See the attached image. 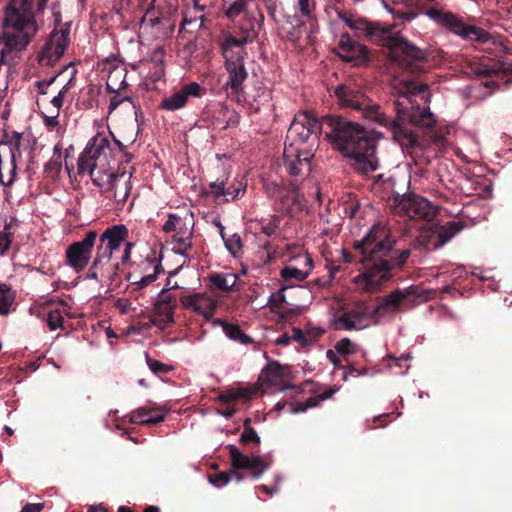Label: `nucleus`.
Instances as JSON below:
<instances>
[{"mask_svg":"<svg viewBox=\"0 0 512 512\" xmlns=\"http://www.w3.org/2000/svg\"><path fill=\"white\" fill-rule=\"evenodd\" d=\"M110 154L111 148L108 136L98 134L93 137L78 158V175L89 174L95 186L103 187Z\"/></svg>","mask_w":512,"mask_h":512,"instance_id":"nucleus-5","label":"nucleus"},{"mask_svg":"<svg viewBox=\"0 0 512 512\" xmlns=\"http://www.w3.org/2000/svg\"><path fill=\"white\" fill-rule=\"evenodd\" d=\"M209 482L217 488L223 487L229 483L228 472H219L213 475H209Z\"/></svg>","mask_w":512,"mask_h":512,"instance_id":"nucleus-63","label":"nucleus"},{"mask_svg":"<svg viewBox=\"0 0 512 512\" xmlns=\"http://www.w3.org/2000/svg\"><path fill=\"white\" fill-rule=\"evenodd\" d=\"M393 139L401 146L402 150L412 157H418L424 151L432 149L442 150L446 147L447 140L437 130H391Z\"/></svg>","mask_w":512,"mask_h":512,"instance_id":"nucleus-7","label":"nucleus"},{"mask_svg":"<svg viewBox=\"0 0 512 512\" xmlns=\"http://www.w3.org/2000/svg\"><path fill=\"white\" fill-rule=\"evenodd\" d=\"M253 0H223V7L228 18L234 19L242 13H246L248 5Z\"/></svg>","mask_w":512,"mask_h":512,"instance_id":"nucleus-42","label":"nucleus"},{"mask_svg":"<svg viewBox=\"0 0 512 512\" xmlns=\"http://www.w3.org/2000/svg\"><path fill=\"white\" fill-rule=\"evenodd\" d=\"M257 392L258 388L255 385L240 388H231L222 391L218 395L217 400L224 404H233V402L238 400L249 402L250 400H252V398Z\"/></svg>","mask_w":512,"mask_h":512,"instance_id":"nucleus-31","label":"nucleus"},{"mask_svg":"<svg viewBox=\"0 0 512 512\" xmlns=\"http://www.w3.org/2000/svg\"><path fill=\"white\" fill-rule=\"evenodd\" d=\"M14 302V295L6 284H0V315H8Z\"/></svg>","mask_w":512,"mask_h":512,"instance_id":"nucleus-45","label":"nucleus"},{"mask_svg":"<svg viewBox=\"0 0 512 512\" xmlns=\"http://www.w3.org/2000/svg\"><path fill=\"white\" fill-rule=\"evenodd\" d=\"M10 225H5L4 231L0 232V254H5L9 250L12 242V234L7 232Z\"/></svg>","mask_w":512,"mask_h":512,"instance_id":"nucleus-62","label":"nucleus"},{"mask_svg":"<svg viewBox=\"0 0 512 512\" xmlns=\"http://www.w3.org/2000/svg\"><path fill=\"white\" fill-rule=\"evenodd\" d=\"M209 288L223 293L238 292L241 289L238 275L232 272H214L208 275Z\"/></svg>","mask_w":512,"mask_h":512,"instance_id":"nucleus-30","label":"nucleus"},{"mask_svg":"<svg viewBox=\"0 0 512 512\" xmlns=\"http://www.w3.org/2000/svg\"><path fill=\"white\" fill-rule=\"evenodd\" d=\"M197 13L193 12L191 9H187V11L183 15L182 25L183 28L190 27L189 31H193L194 29H199L202 26V22L204 20L203 15H196Z\"/></svg>","mask_w":512,"mask_h":512,"instance_id":"nucleus-49","label":"nucleus"},{"mask_svg":"<svg viewBox=\"0 0 512 512\" xmlns=\"http://www.w3.org/2000/svg\"><path fill=\"white\" fill-rule=\"evenodd\" d=\"M388 203L394 214L408 216L411 219L430 220L434 216L432 204L413 193L393 195L388 199Z\"/></svg>","mask_w":512,"mask_h":512,"instance_id":"nucleus-9","label":"nucleus"},{"mask_svg":"<svg viewBox=\"0 0 512 512\" xmlns=\"http://www.w3.org/2000/svg\"><path fill=\"white\" fill-rule=\"evenodd\" d=\"M335 350L342 356L354 354L355 344L349 338H342L335 344Z\"/></svg>","mask_w":512,"mask_h":512,"instance_id":"nucleus-56","label":"nucleus"},{"mask_svg":"<svg viewBox=\"0 0 512 512\" xmlns=\"http://www.w3.org/2000/svg\"><path fill=\"white\" fill-rule=\"evenodd\" d=\"M333 327L335 330H356V326L353 324L347 311L334 320Z\"/></svg>","mask_w":512,"mask_h":512,"instance_id":"nucleus-54","label":"nucleus"},{"mask_svg":"<svg viewBox=\"0 0 512 512\" xmlns=\"http://www.w3.org/2000/svg\"><path fill=\"white\" fill-rule=\"evenodd\" d=\"M400 296V288H397L388 295L376 298L377 305L370 312V318L375 325L385 319H393L398 313L407 310Z\"/></svg>","mask_w":512,"mask_h":512,"instance_id":"nucleus-16","label":"nucleus"},{"mask_svg":"<svg viewBox=\"0 0 512 512\" xmlns=\"http://www.w3.org/2000/svg\"><path fill=\"white\" fill-rule=\"evenodd\" d=\"M209 194L213 195L215 200L219 201L221 197H226V201H228V196L232 195L230 192V187H226V181L224 179H217L214 182L209 184Z\"/></svg>","mask_w":512,"mask_h":512,"instance_id":"nucleus-47","label":"nucleus"},{"mask_svg":"<svg viewBox=\"0 0 512 512\" xmlns=\"http://www.w3.org/2000/svg\"><path fill=\"white\" fill-rule=\"evenodd\" d=\"M61 171L60 156L50 159L44 166V175L46 178L55 180Z\"/></svg>","mask_w":512,"mask_h":512,"instance_id":"nucleus-51","label":"nucleus"},{"mask_svg":"<svg viewBox=\"0 0 512 512\" xmlns=\"http://www.w3.org/2000/svg\"><path fill=\"white\" fill-rule=\"evenodd\" d=\"M374 132L375 130H328L325 137L335 150L353 158L356 168L367 174L377 169Z\"/></svg>","mask_w":512,"mask_h":512,"instance_id":"nucleus-3","label":"nucleus"},{"mask_svg":"<svg viewBox=\"0 0 512 512\" xmlns=\"http://www.w3.org/2000/svg\"><path fill=\"white\" fill-rule=\"evenodd\" d=\"M463 228L462 222L455 221L447 222L445 225L429 224L420 230L415 241V248L426 251L435 250L449 242Z\"/></svg>","mask_w":512,"mask_h":512,"instance_id":"nucleus-10","label":"nucleus"},{"mask_svg":"<svg viewBox=\"0 0 512 512\" xmlns=\"http://www.w3.org/2000/svg\"><path fill=\"white\" fill-rule=\"evenodd\" d=\"M292 126H300L301 128H320L326 126L328 128H363L360 124L346 121L340 116L326 115L322 118H316L309 111L298 112L293 119Z\"/></svg>","mask_w":512,"mask_h":512,"instance_id":"nucleus-19","label":"nucleus"},{"mask_svg":"<svg viewBox=\"0 0 512 512\" xmlns=\"http://www.w3.org/2000/svg\"><path fill=\"white\" fill-rule=\"evenodd\" d=\"M338 55L347 62L360 65L366 62L367 48L354 42L348 34H343L339 41Z\"/></svg>","mask_w":512,"mask_h":512,"instance_id":"nucleus-28","label":"nucleus"},{"mask_svg":"<svg viewBox=\"0 0 512 512\" xmlns=\"http://www.w3.org/2000/svg\"><path fill=\"white\" fill-rule=\"evenodd\" d=\"M151 10H154L152 8V3H150L149 6L146 8V14L141 19L140 34L142 35L148 33L149 29H157L161 20L166 18L162 17L161 14H159L158 16L151 15Z\"/></svg>","mask_w":512,"mask_h":512,"instance_id":"nucleus-43","label":"nucleus"},{"mask_svg":"<svg viewBox=\"0 0 512 512\" xmlns=\"http://www.w3.org/2000/svg\"><path fill=\"white\" fill-rule=\"evenodd\" d=\"M126 75L127 69L125 65L116 67V70L107 76V90L111 93H116L124 89L127 86Z\"/></svg>","mask_w":512,"mask_h":512,"instance_id":"nucleus-37","label":"nucleus"},{"mask_svg":"<svg viewBox=\"0 0 512 512\" xmlns=\"http://www.w3.org/2000/svg\"><path fill=\"white\" fill-rule=\"evenodd\" d=\"M322 130H287L284 148L291 145L302 154L313 157Z\"/></svg>","mask_w":512,"mask_h":512,"instance_id":"nucleus-21","label":"nucleus"},{"mask_svg":"<svg viewBox=\"0 0 512 512\" xmlns=\"http://www.w3.org/2000/svg\"><path fill=\"white\" fill-rule=\"evenodd\" d=\"M335 95L342 107L361 110L365 118L380 126H388L390 123L378 106H370L367 103L366 98L361 92L351 87L341 85L335 90Z\"/></svg>","mask_w":512,"mask_h":512,"instance_id":"nucleus-11","label":"nucleus"},{"mask_svg":"<svg viewBox=\"0 0 512 512\" xmlns=\"http://www.w3.org/2000/svg\"><path fill=\"white\" fill-rule=\"evenodd\" d=\"M316 0H291V16H287L289 32L300 38L303 26L314 18Z\"/></svg>","mask_w":512,"mask_h":512,"instance_id":"nucleus-15","label":"nucleus"},{"mask_svg":"<svg viewBox=\"0 0 512 512\" xmlns=\"http://www.w3.org/2000/svg\"><path fill=\"white\" fill-rule=\"evenodd\" d=\"M76 71L73 69L72 73H71V77L69 79V81L59 90L58 94L56 96H54L51 100V103L52 105L57 109L59 110L62 105H63V98L66 94V92L68 91L69 89V85H70V82L71 80L73 79L74 75H75Z\"/></svg>","mask_w":512,"mask_h":512,"instance_id":"nucleus-61","label":"nucleus"},{"mask_svg":"<svg viewBox=\"0 0 512 512\" xmlns=\"http://www.w3.org/2000/svg\"><path fill=\"white\" fill-rule=\"evenodd\" d=\"M166 412L156 403L139 407L129 414V422L137 425H156L165 419Z\"/></svg>","mask_w":512,"mask_h":512,"instance_id":"nucleus-29","label":"nucleus"},{"mask_svg":"<svg viewBox=\"0 0 512 512\" xmlns=\"http://www.w3.org/2000/svg\"><path fill=\"white\" fill-rule=\"evenodd\" d=\"M425 14L437 24L448 28L452 33L465 40L485 43L490 39L489 34L485 30L466 24L461 18L451 12L439 8H431Z\"/></svg>","mask_w":512,"mask_h":512,"instance_id":"nucleus-8","label":"nucleus"},{"mask_svg":"<svg viewBox=\"0 0 512 512\" xmlns=\"http://www.w3.org/2000/svg\"><path fill=\"white\" fill-rule=\"evenodd\" d=\"M285 368L278 362H270L262 371L260 378L270 386H279L283 383Z\"/></svg>","mask_w":512,"mask_h":512,"instance_id":"nucleus-35","label":"nucleus"},{"mask_svg":"<svg viewBox=\"0 0 512 512\" xmlns=\"http://www.w3.org/2000/svg\"><path fill=\"white\" fill-rule=\"evenodd\" d=\"M213 325L221 326L225 335L233 341L245 345L251 344L253 342V339L246 335L238 324L228 323L222 319H214Z\"/></svg>","mask_w":512,"mask_h":512,"instance_id":"nucleus-34","label":"nucleus"},{"mask_svg":"<svg viewBox=\"0 0 512 512\" xmlns=\"http://www.w3.org/2000/svg\"><path fill=\"white\" fill-rule=\"evenodd\" d=\"M204 89L197 82H190L182 86V88L173 94L165 97L160 107L175 111L185 106L189 98H200Z\"/></svg>","mask_w":512,"mask_h":512,"instance_id":"nucleus-25","label":"nucleus"},{"mask_svg":"<svg viewBox=\"0 0 512 512\" xmlns=\"http://www.w3.org/2000/svg\"><path fill=\"white\" fill-rule=\"evenodd\" d=\"M265 8L269 14V16L279 24L280 30L282 33L291 41H297L298 37H293L289 32V28H286L284 25H288L287 16H291L289 10H280L279 5L276 0H264Z\"/></svg>","mask_w":512,"mask_h":512,"instance_id":"nucleus-32","label":"nucleus"},{"mask_svg":"<svg viewBox=\"0 0 512 512\" xmlns=\"http://www.w3.org/2000/svg\"><path fill=\"white\" fill-rule=\"evenodd\" d=\"M239 441H240V443L245 444V445L250 444V443L259 445L261 442L260 437L254 428L243 429V432L240 435Z\"/></svg>","mask_w":512,"mask_h":512,"instance_id":"nucleus-60","label":"nucleus"},{"mask_svg":"<svg viewBox=\"0 0 512 512\" xmlns=\"http://www.w3.org/2000/svg\"><path fill=\"white\" fill-rule=\"evenodd\" d=\"M191 238L192 237L185 238L183 235L174 234L172 236V250L177 254L185 256L186 252L192 248Z\"/></svg>","mask_w":512,"mask_h":512,"instance_id":"nucleus-48","label":"nucleus"},{"mask_svg":"<svg viewBox=\"0 0 512 512\" xmlns=\"http://www.w3.org/2000/svg\"><path fill=\"white\" fill-rule=\"evenodd\" d=\"M145 358L149 369L155 375L167 374L173 370V367L171 365L153 359L148 353H146Z\"/></svg>","mask_w":512,"mask_h":512,"instance_id":"nucleus-50","label":"nucleus"},{"mask_svg":"<svg viewBox=\"0 0 512 512\" xmlns=\"http://www.w3.org/2000/svg\"><path fill=\"white\" fill-rule=\"evenodd\" d=\"M401 299L406 309H411L418 300H425V291L417 285H411L407 288L400 289Z\"/></svg>","mask_w":512,"mask_h":512,"instance_id":"nucleus-40","label":"nucleus"},{"mask_svg":"<svg viewBox=\"0 0 512 512\" xmlns=\"http://www.w3.org/2000/svg\"><path fill=\"white\" fill-rule=\"evenodd\" d=\"M395 245L396 240L383 225H373L362 240L354 242V249L359 254L357 261L363 265L356 282L363 283L364 290H380L384 283L393 278L395 271L404 267L411 250H398Z\"/></svg>","mask_w":512,"mask_h":512,"instance_id":"nucleus-1","label":"nucleus"},{"mask_svg":"<svg viewBox=\"0 0 512 512\" xmlns=\"http://www.w3.org/2000/svg\"><path fill=\"white\" fill-rule=\"evenodd\" d=\"M109 136H111L115 142L119 146L120 149H125L129 145L133 144L137 137L139 130H119V132H128L127 135L119 133L118 135L114 134L112 130H107Z\"/></svg>","mask_w":512,"mask_h":512,"instance_id":"nucleus-44","label":"nucleus"},{"mask_svg":"<svg viewBox=\"0 0 512 512\" xmlns=\"http://www.w3.org/2000/svg\"><path fill=\"white\" fill-rule=\"evenodd\" d=\"M38 26L30 25L27 28L4 27L3 42L4 48L1 51L0 64L3 63L4 55L10 52H19L28 46L32 37L37 33Z\"/></svg>","mask_w":512,"mask_h":512,"instance_id":"nucleus-17","label":"nucleus"},{"mask_svg":"<svg viewBox=\"0 0 512 512\" xmlns=\"http://www.w3.org/2000/svg\"><path fill=\"white\" fill-rule=\"evenodd\" d=\"M164 58L165 52L164 49L160 46H157L151 52L149 64H152L154 67V71L151 74V78L153 81L160 80L164 75Z\"/></svg>","mask_w":512,"mask_h":512,"instance_id":"nucleus-41","label":"nucleus"},{"mask_svg":"<svg viewBox=\"0 0 512 512\" xmlns=\"http://www.w3.org/2000/svg\"><path fill=\"white\" fill-rule=\"evenodd\" d=\"M336 392V389L330 388L323 393L318 394L315 397H310L304 402H295V404H291V413H302L305 412L309 408L316 407L321 401L327 400L333 396Z\"/></svg>","mask_w":512,"mask_h":512,"instance_id":"nucleus-38","label":"nucleus"},{"mask_svg":"<svg viewBox=\"0 0 512 512\" xmlns=\"http://www.w3.org/2000/svg\"><path fill=\"white\" fill-rule=\"evenodd\" d=\"M46 322L50 330L63 328L64 318L61 311L59 309L50 311L47 315Z\"/></svg>","mask_w":512,"mask_h":512,"instance_id":"nucleus-55","label":"nucleus"},{"mask_svg":"<svg viewBox=\"0 0 512 512\" xmlns=\"http://www.w3.org/2000/svg\"><path fill=\"white\" fill-rule=\"evenodd\" d=\"M120 264L114 261L112 255L96 250V254L88 268L85 278L98 283L112 285L118 280Z\"/></svg>","mask_w":512,"mask_h":512,"instance_id":"nucleus-14","label":"nucleus"},{"mask_svg":"<svg viewBox=\"0 0 512 512\" xmlns=\"http://www.w3.org/2000/svg\"><path fill=\"white\" fill-rule=\"evenodd\" d=\"M342 20L351 28L367 36L383 35L384 45L389 49L390 61L403 69H410L414 61L425 58V52L408 42L402 36L390 35L388 30L380 29L364 18L343 17Z\"/></svg>","mask_w":512,"mask_h":512,"instance_id":"nucleus-4","label":"nucleus"},{"mask_svg":"<svg viewBox=\"0 0 512 512\" xmlns=\"http://www.w3.org/2000/svg\"><path fill=\"white\" fill-rule=\"evenodd\" d=\"M256 35L255 25L251 27V33L239 38L229 37L222 45L223 55L225 57L226 69L229 73V78L226 83L234 93L241 90L242 83L247 78V71L244 67V48L243 45L251 41Z\"/></svg>","mask_w":512,"mask_h":512,"instance_id":"nucleus-6","label":"nucleus"},{"mask_svg":"<svg viewBox=\"0 0 512 512\" xmlns=\"http://www.w3.org/2000/svg\"><path fill=\"white\" fill-rule=\"evenodd\" d=\"M128 228L123 224L113 225L105 229L99 237L96 250L113 255L128 237Z\"/></svg>","mask_w":512,"mask_h":512,"instance_id":"nucleus-26","label":"nucleus"},{"mask_svg":"<svg viewBox=\"0 0 512 512\" xmlns=\"http://www.w3.org/2000/svg\"><path fill=\"white\" fill-rule=\"evenodd\" d=\"M392 89L397 96L394 102L396 117L391 128H402L413 125L417 128H433L435 119L430 112L421 109L417 99L422 102L428 100V87L426 84L415 83L409 78L395 77L392 80Z\"/></svg>","mask_w":512,"mask_h":512,"instance_id":"nucleus-2","label":"nucleus"},{"mask_svg":"<svg viewBox=\"0 0 512 512\" xmlns=\"http://www.w3.org/2000/svg\"><path fill=\"white\" fill-rule=\"evenodd\" d=\"M98 233L89 230L80 241L70 244L65 251V262L76 273L82 272L88 266Z\"/></svg>","mask_w":512,"mask_h":512,"instance_id":"nucleus-13","label":"nucleus"},{"mask_svg":"<svg viewBox=\"0 0 512 512\" xmlns=\"http://www.w3.org/2000/svg\"><path fill=\"white\" fill-rule=\"evenodd\" d=\"M37 25L28 0H10L5 10L4 27L27 28Z\"/></svg>","mask_w":512,"mask_h":512,"instance_id":"nucleus-20","label":"nucleus"},{"mask_svg":"<svg viewBox=\"0 0 512 512\" xmlns=\"http://www.w3.org/2000/svg\"><path fill=\"white\" fill-rule=\"evenodd\" d=\"M281 222V216L272 215L268 221L261 222V232L266 236H273L276 234L277 229L279 228Z\"/></svg>","mask_w":512,"mask_h":512,"instance_id":"nucleus-52","label":"nucleus"},{"mask_svg":"<svg viewBox=\"0 0 512 512\" xmlns=\"http://www.w3.org/2000/svg\"><path fill=\"white\" fill-rule=\"evenodd\" d=\"M12 138L14 143L10 149L15 150V154L18 157H21L23 151L29 150V152H32L35 150L37 141L30 131L18 132L17 130H12Z\"/></svg>","mask_w":512,"mask_h":512,"instance_id":"nucleus-33","label":"nucleus"},{"mask_svg":"<svg viewBox=\"0 0 512 512\" xmlns=\"http://www.w3.org/2000/svg\"><path fill=\"white\" fill-rule=\"evenodd\" d=\"M226 248L231 254L236 256L242 250V241L240 235L234 233L224 240Z\"/></svg>","mask_w":512,"mask_h":512,"instance_id":"nucleus-58","label":"nucleus"},{"mask_svg":"<svg viewBox=\"0 0 512 512\" xmlns=\"http://www.w3.org/2000/svg\"><path fill=\"white\" fill-rule=\"evenodd\" d=\"M148 268L151 269L152 272L147 273L140 280L131 283L134 291L146 288L158 278L160 273L164 272L161 263L155 260L148 262Z\"/></svg>","mask_w":512,"mask_h":512,"instance_id":"nucleus-39","label":"nucleus"},{"mask_svg":"<svg viewBox=\"0 0 512 512\" xmlns=\"http://www.w3.org/2000/svg\"><path fill=\"white\" fill-rule=\"evenodd\" d=\"M284 165L291 177H305L311 171V159L313 157L300 153L291 145L284 148Z\"/></svg>","mask_w":512,"mask_h":512,"instance_id":"nucleus-24","label":"nucleus"},{"mask_svg":"<svg viewBox=\"0 0 512 512\" xmlns=\"http://www.w3.org/2000/svg\"><path fill=\"white\" fill-rule=\"evenodd\" d=\"M349 316L351 317V320L353 321V324L356 326V330L364 328L366 325H364V321L370 318V312L367 311H360V310H350L347 311Z\"/></svg>","mask_w":512,"mask_h":512,"instance_id":"nucleus-57","label":"nucleus"},{"mask_svg":"<svg viewBox=\"0 0 512 512\" xmlns=\"http://www.w3.org/2000/svg\"><path fill=\"white\" fill-rule=\"evenodd\" d=\"M303 260L306 267L305 271L296 267L286 266L280 272L281 277L285 281H289L291 279H295L297 281L305 280L313 269V260L308 254L303 256Z\"/></svg>","mask_w":512,"mask_h":512,"instance_id":"nucleus-36","label":"nucleus"},{"mask_svg":"<svg viewBox=\"0 0 512 512\" xmlns=\"http://www.w3.org/2000/svg\"><path fill=\"white\" fill-rule=\"evenodd\" d=\"M181 224V217L176 214H169L168 219L163 225V231L165 233L175 232L178 229V225Z\"/></svg>","mask_w":512,"mask_h":512,"instance_id":"nucleus-64","label":"nucleus"},{"mask_svg":"<svg viewBox=\"0 0 512 512\" xmlns=\"http://www.w3.org/2000/svg\"><path fill=\"white\" fill-rule=\"evenodd\" d=\"M174 309L171 306L162 304L156 301L154 310L156 315L160 318V322L166 326L174 323Z\"/></svg>","mask_w":512,"mask_h":512,"instance_id":"nucleus-46","label":"nucleus"},{"mask_svg":"<svg viewBox=\"0 0 512 512\" xmlns=\"http://www.w3.org/2000/svg\"><path fill=\"white\" fill-rule=\"evenodd\" d=\"M131 176L132 173L127 174L125 171L106 174L104 184L106 188L104 192L111 193V197H113L117 203L124 204L132 189L130 185Z\"/></svg>","mask_w":512,"mask_h":512,"instance_id":"nucleus-22","label":"nucleus"},{"mask_svg":"<svg viewBox=\"0 0 512 512\" xmlns=\"http://www.w3.org/2000/svg\"><path fill=\"white\" fill-rule=\"evenodd\" d=\"M70 30V23L54 28L38 53L39 65L51 67L60 60L70 43Z\"/></svg>","mask_w":512,"mask_h":512,"instance_id":"nucleus-12","label":"nucleus"},{"mask_svg":"<svg viewBox=\"0 0 512 512\" xmlns=\"http://www.w3.org/2000/svg\"><path fill=\"white\" fill-rule=\"evenodd\" d=\"M119 65H124V63L116 56L107 57L101 63L102 71L107 76L113 73Z\"/></svg>","mask_w":512,"mask_h":512,"instance_id":"nucleus-59","label":"nucleus"},{"mask_svg":"<svg viewBox=\"0 0 512 512\" xmlns=\"http://www.w3.org/2000/svg\"><path fill=\"white\" fill-rule=\"evenodd\" d=\"M277 210L283 214L295 217L304 209V196L300 193L297 181H291L287 186L277 191Z\"/></svg>","mask_w":512,"mask_h":512,"instance_id":"nucleus-18","label":"nucleus"},{"mask_svg":"<svg viewBox=\"0 0 512 512\" xmlns=\"http://www.w3.org/2000/svg\"><path fill=\"white\" fill-rule=\"evenodd\" d=\"M180 302L185 309L191 310L205 319H210L216 310V301L205 293H194L180 297Z\"/></svg>","mask_w":512,"mask_h":512,"instance_id":"nucleus-27","label":"nucleus"},{"mask_svg":"<svg viewBox=\"0 0 512 512\" xmlns=\"http://www.w3.org/2000/svg\"><path fill=\"white\" fill-rule=\"evenodd\" d=\"M177 6V0H166L165 6H162L159 0L152 4V8L156 9L158 14H161L162 17H170L174 12H176Z\"/></svg>","mask_w":512,"mask_h":512,"instance_id":"nucleus-53","label":"nucleus"},{"mask_svg":"<svg viewBox=\"0 0 512 512\" xmlns=\"http://www.w3.org/2000/svg\"><path fill=\"white\" fill-rule=\"evenodd\" d=\"M228 448L232 467L240 470H252L251 476L254 479L259 478L269 467L261 456L249 457L243 454L235 445H230Z\"/></svg>","mask_w":512,"mask_h":512,"instance_id":"nucleus-23","label":"nucleus"}]
</instances>
